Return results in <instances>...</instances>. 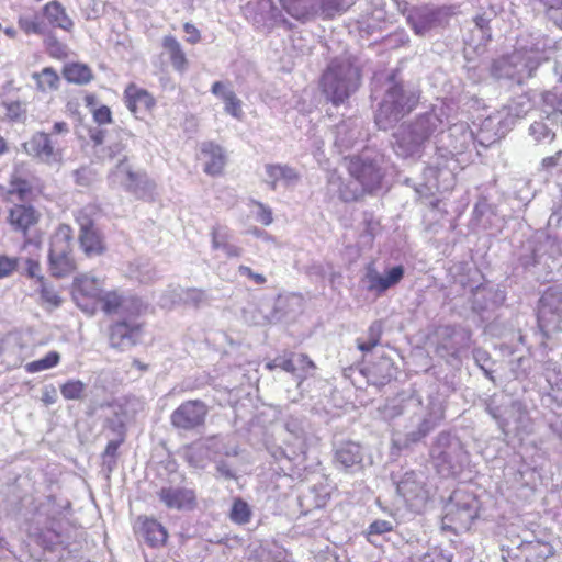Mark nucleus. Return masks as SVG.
I'll list each match as a JSON object with an SVG mask.
<instances>
[{"mask_svg": "<svg viewBox=\"0 0 562 562\" xmlns=\"http://www.w3.org/2000/svg\"><path fill=\"white\" fill-rule=\"evenodd\" d=\"M407 415L409 425L405 426L402 439L395 440L402 449H408L426 438L445 418V401L441 394L432 393L427 397L426 404L418 395L397 397L390 401L384 407L386 418Z\"/></svg>", "mask_w": 562, "mask_h": 562, "instance_id": "f257e3e1", "label": "nucleus"}, {"mask_svg": "<svg viewBox=\"0 0 562 562\" xmlns=\"http://www.w3.org/2000/svg\"><path fill=\"white\" fill-rule=\"evenodd\" d=\"M381 157L363 153L350 157L347 164L350 179L345 180L336 171H331L327 179V191L344 202L357 201L366 192H372L381 184L383 173Z\"/></svg>", "mask_w": 562, "mask_h": 562, "instance_id": "f03ea898", "label": "nucleus"}, {"mask_svg": "<svg viewBox=\"0 0 562 562\" xmlns=\"http://www.w3.org/2000/svg\"><path fill=\"white\" fill-rule=\"evenodd\" d=\"M419 90L397 79L395 72L390 74L383 83V97L375 112V124L380 130L395 126L418 104Z\"/></svg>", "mask_w": 562, "mask_h": 562, "instance_id": "7ed1b4c3", "label": "nucleus"}, {"mask_svg": "<svg viewBox=\"0 0 562 562\" xmlns=\"http://www.w3.org/2000/svg\"><path fill=\"white\" fill-rule=\"evenodd\" d=\"M128 138V133L124 131L119 132L117 140L111 143L103 149L102 157L111 161L117 159V165L109 175V180L112 186L122 187L137 198H145L153 191L154 183L148 179L146 173L133 171L127 164L124 150L127 146Z\"/></svg>", "mask_w": 562, "mask_h": 562, "instance_id": "20e7f679", "label": "nucleus"}, {"mask_svg": "<svg viewBox=\"0 0 562 562\" xmlns=\"http://www.w3.org/2000/svg\"><path fill=\"white\" fill-rule=\"evenodd\" d=\"M441 119L434 111L417 115L407 124H402L393 134L392 146L402 158L420 157L425 144L441 126Z\"/></svg>", "mask_w": 562, "mask_h": 562, "instance_id": "39448f33", "label": "nucleus"}, {"mask_svg": "<svg viewBox=\"0 0 562 562\" xmlns=\"http://www.w3.org/2000/svg\"><path fill=\"white\" fill-rule=\"evenodd\" d=\"M359 83V68L350 58L334 59L321 78L323 94L336 106L344 104L358 89Z\"/></svg>", "mask_w": 562, "mask_h": 562, "instance_id": "423d86ee", "label": "nucleus"}, {"mask_svg": "<svg viewBox=\"0 0 562 562\" xmlns=\"http://www.w3.org/2000/svg\"><path fill=\"white\" fill-rule=\"evenodd\" d=\"M486 412L496 420L504 435H508L512 430L530 431V417L520 401L512 400L507 395L495 394L486 403Z\"/></svg>", "mask_w": 562, "mask_h": 562, "instance_id": "0eeeda50", "label": "nucleus"}, {"mask_svg": "<svg viewBox=\"0 0 562 562\" xmlns=\"http://www.w3.org/2000/svg\"><path fill=\"white\" fill-rule=\"evenodd\" d=\"M430 457L443 476L459 473L468 461V453L460 439L446 431L436 437L430 448Z\"/></svg>", "mask_w": 562, "mask_h": 562, "instance_id": "6e6552de", "label": "nucleus"}, {"mask_svg": "<svg viewBox=\"0 0 562 562\" xmlns=\"http://www.w3.org/2000/svg\"><path fill=\"white\" fill-rule=\"evenodd\" d=\"M72 229L69 225H59L50 240L48 252L49 271L55 278H64L76 270L72 255Z\"/></svg>", "mask_w": 562, "mask_h": 562, "instance_id": "1a4fd4ad", "label": "nucleus"}, {"mask_svg": "<svg viewBox=\"0 0 562 562\" xmlns=\"http://www.w3.org/2000/svg\"><path fill=\"white\" fill-rule=\"evenodd\" d=\"M479 499L462 490L454 491L445 507L443 524L456 525L454 529H469L479 514Z\"/></svg>", "mask_w": 562, "mask_h": 562, "instance_id": "9d476101", "label": "nucleus"}, {"mask_svg": "<svg viewBox=\"0 0 562 562\" xmlns=\"http://www.w3.org/2000/svg\"><path fill=\"white\" fill-rule=\"evenodd\" d=\"M538 325L546 337L562 331V288L547 290L538 306Z\"/></svg>", "mask_w": 562, "mask_h": 562, "instance_id": "9b49d317", "label": "nucleus"}, {"mask_svg": "<svg viewBox=\"0 0 562 562\" xmlns=\"http://www.w3.org/2000/svg\"><path fill=\"white\" fill-rule=\"evenodd\" d=\"M38 186V179L25 164L14 165L7 183L0 184V195L7 201H25Z\"/></svg>", "mask_w": 562, "mask_h": 562, "instance_id": "f8f14e48", "label": "nucleus"}, {"mask_svg": "<svg viewBox=\"0 0 562 562\" xmlns=\"http://www.w3.org/2000/svg\"><path fill=\"white\" fill-rule=\"evenodd\" d=\"M538 66L539 63L530 57L521 53H514L494 61L493 74L498 79L506 78L522 83L525 79L533 76Z\"/></svg>", "mask_w": 562, "mask_h": 562, "instance_id": "ddd939ff", "label": "nucleus"}, {"mask_svg": "<svg viewBox=\"0 0 562 562\" xmlns=\"http://www.w3.org/2000/svg\"><path fill=\"white\" fill-rule=\"evenodd\" d=\"M396 488L406 504L415 512L423 510L430 498V490L423 472H406Z\"/></svg>", "mask_w": 562, "mask_h": 562, "instance_id": "4468645a", "label": "nucleus"}, {"mask_svg": "<svg viewBox=\"0 0 562 562\" xmlns=\"http://www.w3.org/2000/svg\"><path fill=\"white\" fill-rule=\"evenodd\" d=\"M101 310L108 315H116L122 318H132L142 313L143 302L133 295H124L117 291L102 293L99 299Z\"/></svg>", "mask_w": 562, "mask_h": 562, "instance_id": "2eb2a0df", "label": "nucleus"}, {"mask_svg": "<svg viewBox=\"0 0 562 562\" xmlns=\"http://www.w3.org/2000/svg\"><path fill=\"white\" fill-rule=\"evenodd\" d=\"M157 497L168 509L192 510L196 506L195 491L171 481L160 487Z\"/></svg>", "mask_w": 562, "mask_h": 562, "instance_id": "dca6fc26", "label": "nucleus"}, {"mask_svg": "<svg viewBox=\"0 0 562 562\" xmlns=\"http://www.w3.org/2000/svg\"><path fill=\"white\" fill-rule=\"evenodd\" d=\"M207 415V407L200 400H191L177 407L170 420L172 426L182 430H192L204 424Z\"/></svg>", "mask_w": 562, "mask_h": 562, "instance_id": "f3484780", "label": "nucleus"}, {"mask_svg": "<svg viewBox=\"0 0 562 562\" xmlns=\"http://www.w3.org/2000/svg\"><path fill=\"white\" fill-rule=\"evenodd\" d=\"M142 325L128 318L117 321L110 326L109 344L112 348L126 351L142 340Z\"/></svg>", "mask_w": 562, "mask_h": 562, "instance_id": "a211bd4d", "label": "nucleus"}, {"mask_svg": "<svg viewBox=\"0 0 562 562\" xmlns=\"http://www.w3.org/2000/svg\"><path fill=\"white\" fill-rule=\"evenodd\" d=\"M77 222L80 226L78 240L85 255L88 257L102 255L106 247L103 240V236L95 227L93 221L87 214L80 212L77 217Z\"/></svg>", "mask_w": 562, "mask_h": 562, "instance_id": "6ab92c4d", "label": "nucleus"}, {"mask_svg": "<svg viewBox=\"0 0 562 562\" xmlns=\"http://www.w3.org/2000/svg\"><path fill=\"white\" fill-rule=\"evenodd\" d=\"M53 143L46 135V132H36L24 144V147L29 155L38 158L45 164L55 165L63 160L64 149L57 148Z\"/></svg>", "mask_w": 562, "mask_h": 562, "instance_id": "aec40b11", "label": "nucleus"}, {"mask_svg": "<svg viewBox=\"0 0 562 562\" xmlns=\"http://www.w3.org/2000/svg\"><path fill=\"white\" fill-rule=\"evenodd\" d=\"M404 277L403 266H394L386 271L385 276L380 274L372 266L367 268L362 283L367 291L383 294L390 288L396 285Z\"/></svg>", "mask_w": 562, "mask_h": 562, "instance_id": "412c9836", "label": "nucleus"}, {"mask_svg": "<svg viewBox=\"0 0 562 562\" xmlns=\"http://www.w3.org/2000/svg\"><path fill=\"white\" fill-rule=\"evenodd\" d=\"M41 218V213L31 204H13L8 210L7 222L11 229L27 236L29 232L35 227Z\"/></svg>", "mask_w": 562, "mask_h": 562, "instance_id": "4be33fe9", "label": "nucleus"}, {"mask_svg": "<svg viewBox=\"0 0 562 562\" xmlns=\"http://www.w3.org/2000/svg\"><path fill=\"white\" fill-rule=\"evenodd\" d=\"M443 12L438 8H419L408 15V23L418 35H425L430 30L441 25Z\"/></svg>", "mask_w": 562, "mask_h": 562, "instance_id": "5701e85b", "label": "nucleus"}, {"mask_svg": "<svg viewBox=\"0 0 562 562\" xmlns=\"http://www.w3.org/2000/svg\"><path fill=\"white\" fill-rule=\"evenodd\" d=\"M266 170V182L272 190H276L279 186L284 188H293L300 181L299 172L288 166L281 164H268L265 166Z\"/></svg>", "mask_w": 562, "mask_h": 562, "instance_id": "b1692460", "label": "nucleus"}, {"mask_svg": "<svg viewBox=\"0 0 562 562\" xmlns=\"http://www.w3.org/2000/svg\"><path fill=\"white\" fill-rule=\"evenodd\" d=\"M561 128L559 121L547 113L530 124L528 135L537 145L551 144L557 137V131Z\"/></svg>", "mask_w": 562, "mask_h": 562, "instance_id": "393cba45", "label": "nucleus"}, {"mask_svg": "<svg viewBox=\"0 0 562 562\" xmlns=\"http://www.w3.org/2000/svg\"><path fill=\"white\" fill-rule=\"evenodd\" d=\"M136 532L139 539L153 548L164 546L168 537V533L161 524L155 519L148 518L140 521Z\"/></svg>", "mask_w": 562, "mask_h": 562, "instance_id": "a878e982", "label": "nucleus"}, {"mask_svg": "<svg viewBox=\"0 0 562 562\" xmlns=\"http://www.w3.org/2000/svg\"><path fill=\"white\" fill-rule=\"evenodd\" d=\"M362 459L363 453L360 445L351 441L340 445L335 452L336 464L345 470L360 468Z\"/></svg>", "mask_w": 562, "mask_h": 562, "instance_id": "bb28decb", "label": "nucleus"}, {"mask_svg": "<svg viewBox=\"0 0 562 562\" xmlns=\"http://www.w3.org/2000/svg\"><path fill=\"white\" fill-rule=\"evenodd\" d=\"M124 94L126 105L134 114L149 111L155 105L153 95L135 85H130L125 89Z\"/></svg>", "mask_w": 562, "mask_h": 562, "instance_id": "cd10ccee", "label": "nucleus"}, {"mask_svg": "<svg viewBox=\"0 0 562 562\" xmlns=\"http://www.w3.org/2000/svg\"><path fill=\"white\" fill-rule=\"evenodd\" d=\"M288 14L297 21L306 22L318 14L317 0H280Z\"/></svg>", "mask_w": 562, "mask_h": 562, "instance_id": "c85d7f7f", "label": "nucleus"}, {"mask_svg": "<svg viewBox=\"0 0 562 562\" xmlns=\"http://www.w3.org/2000/svg\"><path fill=\"white\" fill-rule=\"evenodd\" d=\"M201 159L204 164V171L211 176L221 173L225 165L223 149L213 143L202 144Z\"/></svg>", "mask_w": 562, "mask_h": 562, "instance_id": "c756f323", "label": "nucleus"}, {"mask_svg": "<svg viewBox=\"0 0 562 562\" xmlns=\"http://www.w3.org/2000/svg\"><path fill=\"white\" fill-rule=\"evenodd\" d=\"M361 136L358 124L353 121L341 122L335 130V146L340 153L355 146Z\"/></svg>", "mask_w": 562, "mask_h": 562, "instance_id": "7c9ffc66", "label": "nucleus"}, {"mask_svg": "<svg viewBox=\"0 0 562 562\" xmlns=\"http://www.w3.org/2000/svg\"><path fill=\"white\" fill-rule=\"evenodd\" d=\"M395 373L394 363L389 357H381L378 362L369 369V381L374 385H385Z\"/></svg>", "mask_w": 562, "mask_h": 562, "instance_id": "2f4dec72", "label": "nucleus"}, {"mask_svg": "<svg viewBox=\"0 0 562 562\" xmlns=\"http://www.w3.org/2000/svg\"><path fill=\"white\" fill-rule=\"evenodd\" d=\"M44 19L47 20L52 26L60 27L66 31H69L74 24L71 19L66 14L65 9L56 1H52L43 8V20Z\"/></svg>", "mask_w": 562, "mask_h": 562, "instance_id": "473e14b6", "label": "nucleus"}, {"mask_svg": "<svg viewBox=\"0 0 562 562\" xmlns=\"http://www.w3.org/2000/svg\"><path fill=\"white\" fill-rule=\"evenodd\" d=\"M162 47L168 53L172 67L183 72L188 67V60L177 38L172 35L165 36Z\"/></svg>", "mask_w": 562, "mask_h": 562, "instance_id": "72a5a7b5", "label": "nucleus"}, {"mask_svg": "<svg viewBox=\"0 0 562 562\" xmlns=\"http://www.w3.org/2000/svg\"><path fill=\"white\" fill-rule=\"evenodd\" d=\"M75 289L83 296L100 299L102 295V283L99 279L82 274L77 277L74 282Z\"/></svg>", "mask_w": 562, "mask_h": 562, "instance_id": "f704fd0d", "label": "nucleus"}, {"mask_svg": "<svg viewBox=\"0 0 562 562\" xmlns=\"http://www.w3.org/2000/svg\"><path fill=\"white\" fill-rule=\"evenodd\" d=\"M32 79L42 92L54 91L59 87V76L52 67H45L41 72H33Z\"/></svg>", "mask_w": 562, "mask_h": 562, "instance_id": "c9c22d12", "label": "nucleus"}, {"mask_svg": "<svg viewBox=\"0 0 562 562\" xmlns=\"http://www.w3.org/2000/svg\"><path fill=\"white\" fill-rule=\"evenodd\" d=\"M64 76L69 82L86 85L91 81L92 71L87 65L75 63L65 67Z\"/></svg>", "mask_w": 562, "mask_h": 562, "instance_id": "e433bc0d", "label": "nucleus"}, {"mask_svg": "<svg viewBox=\"0 0 562 562\" xmlns=\"http://www.w3.org/2000/svg\"><path fill=\"white\" fill-rule=\"evenodd\" d=\"M176 295L179 299V301L183 302L184 304L192 305L194 307H200L201 305L205 304L209 300L205 291L195 288H179L178 290H176Z\"/></svg>", "mask_w": 562, "mask_h": 562, "instance_id": "4c0bfd02", "label": "nucleus"}, {"mask_svg": "<svg viewBox=\"0 0 562 562\" xmlns=\"http://www.w3.org/2000/svg\"><path fill=\"white\" fill-rule=\"evenodd\" d=\"M492 127H493V120L486 119L483 123L482 128L480 130V132L477 133V135L475 137V142H477V144L480 146H482L483 148H488L490 146H492L493 144L498 142L502 137H504V135H505L504 132H502V133L495 132L493 134L490 133V130Z\"/></svg>", "mask_w": 562, "mask_h": 562, "instance_id": "58836bf2", "label": "nucleus"}, {"mask_svg": "<svg viewBox=\"0 0 562 562\" xmlns=\"http://www.w3.org/2000/svg\"><path fill=\"white\" fill-rule=\"evenodd\" d=\"M221 99L225 103V112L237 120H241L244 112L241 109V100L237 98L233 90L223 91Z\"/></svg>", "mask_w": 562, "mask_h": 562, "instance_id": "ea45409f", "label": "nucleus"}, {"mask_svg": "<svg viewBox=\"0 0 562 562\" xmlns=\"http://www.w3.org/2000/svg\"><path fill=\"white\" fill-rule=\"evenodd\" d=\"M60 360V355L57 351H49L45 357L29 362L25 367L29 373H36L40 371H44L50 368H54L58 364Z\"/></svg>", "mask_w": 562, "mask_h": 562, "instance_id": "a19ab883", "label": "nucleus"}, {"mask_svg": "<svg viewBox=\"0 0 562 562\" xmlns=\"http://www.w3.org/2000/svg\"><path fill=\"white\" fill-rule=\"evenodd\" d=\"M250 517L251 509L249 505L241 498L235 499L231 508V520L238 525H245L249 522Z\"/></svg>", "mask_w": 562, "mask_h": 562, "instance_id": "79ce46f5", "label": "nucleus"}, {"mask_svg": "<svg viewBox=\"0 0 562 562\" xmlns=\"http://www.w3.org/2000/svg\"><path fill=\"white\" fill-rule=\"evenodd\" d=\"M105 426L115 437L125 438V414L121 406L114 407L113 416L106 418Z\"/></svg>", "mask_w": 562, "mask_h": 562, "instance_id": "37998d69", "label": "nucleus"}, {"mask_svg": "<svg viewBox=\"0 0 562 562\" xmlns=\"http://www.w3.org/2000/svg\"><path fill=\"white\" fill-rule=\"evenodd\" d=\"M531 110L529 100L520 99L515 100L508 105V116L505 119L506 123L515 124V122L524 116Z\"/></svg>", "mask_w": 562, "mask_h": 562, "instance_id": "c03bdc74", "label": "nucleus"}, {"mask_svg": "<svg viewBox=\"0 0 562 562\" xmlns=\"http://www.w3.org/2000/svg\"><path fill=\"white\" fill-rule=\"evenodd\" d=\"M207 449L216 454L226 457H235L238 454L237 446H231L229 443H226L225 438L220 436L207 439Z\"/></svg>", "mask_w": 562, "mask_h": 562, "instance_id": "a18cd8bd", "label": "nucleus"}, {"mask_svg": "<svg viewBox=\"0 0 562 562\" xmlns=\"http://www.w3.org/2000/svg\"><path fill=\"white\" fill-rule=\"evenodd\" d=\"M70 127L65 121L55 122L49 132H46L48 138L54 142V146L64 149L65 138L69 136Z\"/></svg>", "mask_w": 562, "mask_h": 562, "instance_id": "49530a36", "label": "nucleus"}, {"mask_svg": "<svg viewBox=\"0 0 562 562\" xmlns=\"http://www.w3.org/2000/svg\"><path fill=\"white\" fill-rule=\"evenodd\" d=\"M543 101L546 105L552 108L548 113L559 121L560 127L562 128V93L547 91L543 93Z\"/></svg>", "mask_w": 562, "mask_h": 562, "instance_id": "de8ad7c7", "label": "nucleus"}, {"mask_svg": "<svg viewBox=\"0 0 562 562\" xmlns=\"http://www.w3.org/2000/svg\"><path fill=\"white\" fill-rule=\"evenodd\" d=\"M294 367L296 372V379H299L297 387H300L308 372L315 369V364L306 355L294 353Z\"/></svg>", "mask_w": 562, "mask_h": 562, "instance_id": "09e8293b", "label": "nucleus"}, {"mask_svg": "<svg viewBox=\"0 0 562 562\" xmlns=\"http://www.w3.org/2000/svg\"><path fill=\"white\" fill-rule=\"evenodd\" d=\"M19 26L26 34H44L47 30V25L44 20H40L37 15L30 16H21L19 19Z\"/></svg>", "mask_w": 562, "mask_h": 562, "instance_id": "8fccbe9b", "label": "nucleus"}, {"mask_svg": "<svg viewBox=\"0 0 562 562\" xmlns=\"http://www.w3.org/2000/svg\"><path fill=\"white\" fill-rule=\"evenodd\" d=\"M266 368L269 370L280 368L281 370L289 372L296 378V372H295V367H294V352L284 353L282 356L276 357L273 360L269 361L266 364Z\"/></svg>", "mask_w": 562, "mask_h": 562, "instance_id": "3c124183", "label": "nucleus"}, {"mask_svg": "<svg viewBox=\"0 0 562 562\" xmlns=\"http://www.w3.org/2000/svg\"><path fill=\"white\" fill-rule=\"evenodd\" d=\"M86 391V384L80 380H70L60 386V393L66 400H80Z\"/></svg>", "mask_w": 562, "mask_h": 562, "instance_id": "603ef678", "label": "nucleus"}, {"mask_svg": "<svg viewBox=\"0 0 562 562\" xmlns=\"http://www.w3.org/2000/svg\"><path fill=\"white\" fill-rule=\"evenodd\" d=\"M41 299L49 305L57 307L61 303V299L57 291L48 284L44 277H38Z\"/></svg>", "mask_w": 562, "mask_h": 562, "instance_id": "864d4df0", "label": "nucleus"}, {"mask_svg": "<svg viewBox=\"0 0 562 562\" xmlns=\"http://www.w3.org/2000/svg\"><path fill=\"white\" fill-rule=\"evenodd\" d=\"M472 355L475 363L484 372V375L494 382V376L492 375L493 370L490 366V363H492L490 353L482 348H474Z\"/></svg>", "mask_w": 562, "mask_h": 562, "instance_id": "5fc2aeb1", "label": "nucleus"}, {"mask_svg": "<svg viewBox=\"0 0 562 562\" xmlns=\"http://www.w3.org/2000/svg\"><path fill=\"white\" fill-rule=\"evenodd\" d=\"M318 13L326 18H331L335 14L346 10L344 0H317Z\"/></svg>", "mask_w": 562, "mask_h": 562, "instance_id": "6e6d98bb", "label": "nucleus"}, {"mask_svg": "<svg viewBox=\"0 0 562 562\" xmlns=\"http://www.w3.org/2000/svg\"><path fill=\"white\" fill-rule=\"evenodd\" d=\"M475 27L480 33V42L490 41L492 37V32L490 27V22L492 21V14L482 13L477 14L474 19Z\"/></svg>", "mask_w": 562, "mask_h": 562, "instance_id": "4d7b16f0", "label": "nucleus"}, {"mask_svg": "<svg viewBox=\"0 0 562 562\" xmlns=\"http://www.w3.org/2000/svg\"><path fill=\"white\" fill-rule=\"evenodd\" d=\"M393 527H394V525L390 520H382V519L374 520L368 527L367 538L371 543H374L373 537L382 536L386 532H390L393 530Z\"/></svg>", "mask_w": 562, "mask_h": 562, "instance_id": "13d9d810", "label": "nucleus"}, {"mask_svg": "<svg viewBox=\"0 0 562 562\" xmlns=\"http://www.w3.org/2000/svg\"><path fill=\"white\" fill-rule=\"evenodd\" d=\"M123 437H115L114 439L110 440L105 447V450L102 454L103 463L108 467L109 470L112 469V467L115 464V457L119 447L124 442Z\"/></svg>", "mask_w": 562, "mask_h": 562, "instance_id": "bf43d9fd", "label": "nucleus"}, {"mask_svg": "<svg viewBox=\"0 0 562 562\" xmlns=\"http://www.w3.org/2000/svg\"><path fill=\"white\" fill-rule=\"evenodd\" d=\"M231 235L224 226H215L212 229V246L215 249H222L224 245L229 243Z\"/></svg>", "mask_w": 562, "mask_h": 562, "instance_id": "052dcab7", "label": "nucleus"}, {"mask_svg": "<svg viewBox=\"0 0 562 562\" xmlns=\"http://www.w3.org/2000/svg\"><path fill=\"white\" fill-rule=\"evenodd\" d=\"M543 375L550 385H557L560 381V370L553 360H547L542 363Z\"/></svg>", "mask_w": 562, "mask_h": 562, "instance_id": "680f3d73", "label": "nucleus"}, {"mask_svg": "<svg viewBox=\"0 0 562 562\" xmlns=\"http://www.w3.org/2000/svg\"><path fill=\"white\" fill-rule=\"evenodd\" d=\"M75 182L81 187H89L94 180V172L89 167H81L72 172Z\"/></svg>", "mask_w": 562, "mask_h": 562, "instance_id": "e2e57ef3", "label": "nucleus"}, {"mask_svg": "<svg viewBox=\"0 0 562 562\" xmlns=\"http://www.w3.org/2000/svg\"><path fill=\"white\" fill-rule=\"evenodd\" d=\"M254 203L258 209L256 212V220L266 226L270 225L273 221L271 209L261 202L256 201Z\"/></svg>", "mask_w": 562, "mask_h": 562, "instance_id": "0e129e2a", "label": "nucleus"}, {"mask_svg": "<svg viewBox=\"0 0 562 562\" xmlns=\"http://www.w3.org/2000/svg\"><path fill=\"white\" fill-rule=\"evenodd\" d=\"M215 471V477H223L225 480L236 479L235 472L224 460L216 461Z\"/></svg>", "mask_w": 562, "mask_h": 562, "instance_id": "69168bd1", "label": "nucleus"}, {"mask_svg": "<svg viewBox=\"0 0 562 562\" xmlns=\"http://www.w3.org/2000/svg\"><path fill=\"white\" fill-rule=\"evenodd\" d=\"M16 267V259L0 256V278L10 276Z\"/></svg>", "mask_w": 562, "mask_h": 562, "instance_id": "338daca9", "label": "nucleus"}, {"mask_svg": "<svg viewBox=\"0 0 562 562\" xmlns=\"http://www.w3.org/2000/svg\"><path fill=\"white\" fill-rule=\"evenodd\" d=\"M238 272L241 276H245V277H248L249 279H251L256 284H263L267 281V279L263 274L254 272L251 270V268L244 266V265H240L238 267Z\"/></svg>", "mask_w": 562, "mask_h": 562, "instance_id": "774afa93", "label": "nucleus"}]
</instances>
